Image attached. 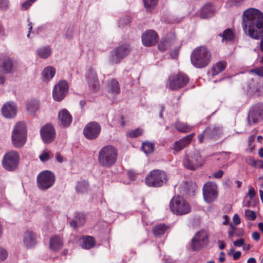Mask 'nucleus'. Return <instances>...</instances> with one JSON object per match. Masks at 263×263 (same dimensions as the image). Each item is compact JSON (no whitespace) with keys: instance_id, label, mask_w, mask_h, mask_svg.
<instances>
[{"instance_id":"nucleus-46","label":"nucleus","mask_w":263,"mask_h":263,"mask_svg":"<svg viewBox=\"0 0 263 263\" xmlns=\"http://www.w3.org/2000/svg\"><path fill=\"white\" fill-rule=\"evenodd\" d=\"M250 72L255 73L257 76L263 77V66L252 69L250 70Z\"/></svg>"},{"instance_id":"nucleus-25","label":"nucleus","mask_w":263,"mask_h":263,"mask_svg":"<svg viewBox=\"0 0 263 263\" xmlns=\"http://www.w3.org/2000/svg\"><path fill=\"white\" fill-rule=\"evenodd\" d=\"M215 12V8L211 4H205L201 10V16L203 18L212 17Z\"/></svg>"},{"instance_id":"nucleus-37","label":"nucleus","mask_w":263,"mask_h":263,"mask_svg":"<svg viewBox=\"0 0 263 263\" xmlns=\"http://www.w3.org/2000/svg\"><path fill=\"white\" fill-rule=\"evenodd\" d=\"M143 2L146 11L151 12L156 7L158 0H143Z\"/></svg>"},{"instance_id":"nucleus-63","label":"nucleus","mask_w":263,"mask_h":263,"mask_svg":"<svg viewBox=\"0 0 263 263\" xmlns=\"http://www.w3.org/2000/svg\"><path fill=\"white\" fill-rule=\"evenodd\" d=\"M256 259L253 257L249 258L247 260V263H256Z\"/></svg>"},{"instance_id":"nucleus-9","label":"nucleus","mask_w":263,"mask_h":263,"mask_svg":"<svg viewBox=\"0 0 263 263\" xmlns=\"http://www.w3.org/2000/svg\"><path fill=\"white\" fill-rule=\"evenodd\" d=\"M131 51V48L128 44H123L115 48L110 53L109 62L112 64H117L127 56Z\"/></svg>"},{"instance_id":"nucleus-28","label":"nucleus","mask_w":263,"mask_h":263,"mask_svg":"<svg viewBox=\"0 0 263 263\" xmlns=\"http://www.w3.org/2000/svg\"><path fill=\"white\" fill-rule=\"evenodd\" d=\"M95 243L96 241L93 237L86 236L83 237L81 246L83 249H90L95 246Z\"/></svg>"},{"instance_id":"nucleus-42","label":"nucleus","mask_w":263,"mask_h":263,"mask_svg":"<svg viewBox=\"0 0 263 263\" xmlns=\"http://www.w3.org/2000/svg\"><path fill=\"white\" fill-rule=\"evenodd\" d=\"M245 216L246 219L252 221L254 220L256 218V212L250 210H245Z\"/></svg>"},{"instance_id":"nucleus-31","label":"nucleus","mask_w":263,"mask_h":263,"mask_svg":"<svg viewBox=\"0 0 263 263\" xmlns=\"http://www.w3.org/2000/svg\"><path fill=\"white\" fill-rule=\"evenodd\" d=\"M39 108V102L36 100H30L26 104V109L31 115L34 114Z\"/></svg>"},{"instance_id":"nucleus-10","label":"nucleus","mask_w":263,"mask_h":263,"mask_svg":"<svg viewBox=\"0 0 263 263\" xmlns=\"http://www.w3.org/2000/svg\"><path fill=\"white\" fill-rule=\"evenodd\" d=\"M54 174L49 171H44L37 176L38 187L41 190H45L51 187L55 182Z\"/></svg>"},{"instance_id":"nucleus-58","label":"nucleus","mask_w":263,"mask_h":263,"mask_svg":"<svg viewBox=\"0 0 263 263\" xmlns=\"http://www.w3.org/2000/svg\"><path fill=\"white\" fill-rule=\"evenodd\" d=\"M231 227L232 228V230L229 232V236L230 238H231L232 236L235 234V230H236V228L233 227L232 224L231 223L230 224Z\"/></svg>"},{"instance_id":"nucleus-47","label":"nucleus","mask_w":263,"mask_h":263,"mask_svg":"<svg viewBox=\"0 0 263 263\" xmlns=\"http://www.w3.org/2000/svg\"><path fill=\"white\" fill-rule=\"evenodd\" d=\"M39 158L41 161H46L49 159V154L47 151H44L40 155Z\"/></svg>"},{"instance_id":"nucleus-2","label":"nucleus","mask_w":263,"mask_h":263,"mask_svg":"<svg viewBox=\"0 0 263 263\" xmlns=\"http://www.w3.org/2000/svg\"><path fill=\"white\" fill-rule=\"evenodd\" d=\"M212 59L211 51L204 46L196 48L191 55L192 64L196 68H202L209 65Z\"/></svg>"},{"instance_id":"nucleus-19","label":"nucleus","mask_w":263,"mask_h":263,"mask_svg":"<svg viewBox=\"0 0 263 263\" xmlns=\"http://www.w3.org/2000/svg\"><path fill=\"white\" fill-rule=\"evenodd\" d=\"M2 112L4 117L7 118H14L17 112V107L13 102H9L4 104L2 107Z\"/></svg>"},{"instance_id":"nucleus-34","label":"nucleus","mask_w":263,"mask_h":263,"mask_svg":"<svg viewBox=\"0 0 263 263\" xmlns=\"http://www.w3.org/2000/svg\"><path fill=\"white\" fill-rule=\"evenodd\" d=\"M88 182L86 180H82L78 182L76 189L78 193H85L88 191Z\"/></svg>"},{"instance_id":"nucleus-11","label":"nucleus","mask_w":263,"mask_h":263,"mask_svg":"<svg viewBox=\"0 0 263 263\" xmlns=\"http://www.w3.org/2000/svg\"><path fill=\"white\" fill-rule=\"evenodd\" d=\"M204 160L198 153H194L187 156L183 161L184 167L190 170H195L201 167L204 163Z\"/></svg>"},{"instance_id":"nucleus-24","label":"nucleus","mask_w":263,"mask_h":263,"mask_svg":"<svg viewBox=\"0 0 263 263\" xmlns=\"http://www.w3.org/2000/svg\"><path fill=\"white\" fill-rule=\"evenodd\" d=\"M221 133L222 130L219 127H209L204 130L205 138L216 139Z\"/></svg>"},{"instance_id":"nucleus-4","label":"nucleus","mask_w":263,"mask_h":263,"mask_svg":"<svg viewBox=\"0 0 263 263\" xmlns=\"http://www.w3.org/2000/svg\"><path fill=\"white\" fill-rule=\"evenodd\" d=\"M168 180V176L165 172L154 170L147 175L145 182L148 186L158 187L166 184Z\"/></svg>"},{"instance_id":"nucleus-53","label":"nucleus","mask_w":263,"mask_h":263,"mask_svg":"<svg viewBox=\"0 0 263 263\" xmlns=\"http://www.w3.org/2000/svg\"><path fill=\"white\" fill-rule=\"evenodd\" d=\"M233 221L235 225H238L240 223V218L238 214H236L234 215L233 217Z\"/></svg>"},{"instance_id":"nucleus-59","label":"nucleus","mask_w":263,"mask_h":263,"mask_svg":"<svg viewBox=\"0 0 263 263\" xmlns=\"http://www.w3.org/2000/svg\"><path fill=\"white\" fill-rule=\"evenodd\" d=\"M178 54V50H175L174 51L170 53V55L173 59H175Z\"/></svg>"},{"instance_id":"nucleus-33","label":"nucleus","mask_w":263,"mask_h":263,"mask_svg":"<svg viewBox=\"0 0 263 263\" xmlns=\"http://www.w3.org/2000/svg\"><path fill=\"white\" fill-rule=\"evenodd\" d=\"M168 227L164 224H159L153 228V233L156 237H159L164 235Z\"/></svg>"},{"instance_id":"nucleus-5","label":"nucleus","mask_w":263,"mask_h":263,"mask_svg":"<svg viewBox=\"0 0 263 263\" xmlns=\"http://www.w3.org/2000/svg\"><path fill=\"white\" fill-rule=\"evenodd\" d=\"M27 140V128L23 122H18L14 126L11 134L13 145L17 148L24 145Z\"/></svg>"},{"instance_id":"nucleus-18","label":"nucleus","mask_w":263,"mask_h":263,"mask_svg":"<svg viewBox=\"0 0 263 263\" xmlns=\"http://www.w3.org/2000/svg\"><path fill=\"white\" fill-rule=\"evenodd\" d=\"M158 40V35L154 30H148L142 36V42L144 46L149 47L156 44Z\"/></svg>"},{"instance_id":"nucleus-27","label":"nucleus","mask_w":263,"mask_h":263,"mask_svg":"<svg viewBox=\"0 0 263 263\" xmlns=\"http://www.w3.org/2000/svg\"><path fill=\"white\" fill-rule=\"evenodd\" d=\"M226 66L227 62L225 61H222L217 62L214 65H213L212 68V75L213 76H217L225 69Z\"/></svg>"},{"instance_id":"nucleus-40","label":"nucleus","mask_w":263,"mask_h":263,"mask_svg":"<svg viewBox=\"0 0 263 263\" xmlns=\"http://www.w3.org/2000/svg\"><path fill=\"white\" fill-rule=\"evenodd\" d=\"M222 37L223 40L227 41H230L234 39V34L232 30L230 29H227L224 30L222 35H220Z\"/></svg>"},{"instance_id":"nucleus-8","label":"nucleus","mask_w":263,"mask_h":263,"mask_svg":"<svg viewBox=\"0 0 263 263\" xmlns=\"http://www.w3.org/2000/svg\"><path fill=\"white\" fill-rule=\"evenodd\" d=\"M209 243V236L205 230H200L197 232L192 238L190 247L193 251H198L205 247Z\"/></svg>"},{"instance_id":"nucleus-23","label":"nucleus","mask_w":263,"mask_h":263,"mask_svg":"<svg viewBox=\"0 0 263 263\" xmlns=\"http://www.w3.org/2000/svg\"><path fill=\"white\" fill-rule=\"evenodd\" d=\"M86 78L90 88L96 90L98 88L99 83L95 71L91 70L86 76Z\"/></svg>"},{"instance_id":"nucleus-20","label":"nucleus","mask_w":263,"mask_h":263,"mask_svg":"<svg viewBox=\"0 0 263 263\" xmlns=\"http://www.w3.org/2000/svg\"><path fill=\"white\" fill-rule=\"evenodd\" d=\"M194 134H191L184 137L179 141H176L173 147V149L176 152H180L191 142Z\"/></svg>"},{"instance_id":"nucleus-50","label":"nucleus","mask_w":263,"mask_h":263,"mask_svg":"<svg viewBox=\"0 0 263 263\" xmlns=\"http://www.w3.org/2000/svg\"><path fill=\"white\" fill-rule=\"evenodd\" d=\"M256 193L255 191L252 186L250 187L248 192L247 193V196L250 198L251 200L253 198V197L255 196Z\"/></svg>"},{"instance_id":"nucleus-55","label":"nucleus","mask_w":263,"mask_h":263,"mask_svg":"<svg viewBox=\"0 0 263 263\" xmlns=\"http://www.w3.org/2000/svg\"><path fill=\"white\" fill-rule=\"evenodd\" d=\"M223 175V171L219 170L218 172L215 173L213 174V176L215 178H220L222 177Z\"/></svg>"},{"instance_id":"nucleus-52","label":"nucleus","mask_w":263,"mask_h":263,"mask_svg":"<svg viewBox=\"0 0 263 263\" xmlns=\"http://www.w3.org/2000/svg\"><path fill=\"white\" fill-rule=\"evenodd\" d=\"M244 242V239L242 238H240L234 241L233 244L236 247H240L243 246Z\"/></svg>"},{"instance_id":"nucleus-6","label":"nucleus","mask_w":263,"mask_h":263,"mask_svg":"<svg viewBox=\"0 0 263 263\" xmlns=\"http://www.w3.org/2000/svg\"><path fill=\"white\" fill-rule=\"evenodd\" d=\"M171 211L176 215L187 214L191 212V208L189 203L182 197H174L170 202Z\"/></svg>"},{"instance_id":"nucleus-54","label":"nucleus","mask_w":263,"mask_h":263,"mask_svg":"<svg viewBox=\"0 0 263 263\" xmlns=\"http://www.w3.org/2000/svg\"><path fill=\"white\" fill-rule=\"evenodd\" d=\"M252 237L254 240L257 241L260 239V234L257 232H254L252 233Z\"/></svg>"},{"instance_id":"nucleus-51","label":"nucleus","mask_w":263,"mask_h":263,"mask_svg":"<svg viewBox=\"0 0 263 263\" xmlns=\"http://www.w3.org/2000/svg\"><path fill=\"white\" fill-rule=\"evenodd\" d=\"M9 7L8 0H0V8L6 9Z\"/></svg>"},{"instance_id":"nucleus-3","label":"nucleus","mask_w":263,"mask_h":263,"mask_svg":"<svg viewBox=\"0 0 263 263\" xmlns=\"http://www.w3.org/2000/svg\"><path fill=\"white\" fill-rule=\"evenodd\" d=\"M117 157V149L112 145H108L99 151L98 160L101 166L109 168L116 163Z\"/></svg>"},{"instance_id":"nucleus-39","label":"nucleus","mask_w":263,"mask_h":263,"mask_svg":"<svg viewBox=\"0 0 263 263\" xmlns=\"http://www.w3.org/2000/svg\"><path fill=\"white\" fill-rule=\"evenodd\" d=\"M142 148L144 153L148 155L154 151V145L152 142H144L142 144Z\"/></svg>"},{"instance_id":"nucleus-26","label":"nucleus","mask_w":263,"mask_h":263,"mask_svg":"<svg viewBox=\"0 0 263 263\" xmlns=\"http://www.w3.org/2000/svg\"><path fill=\"white\" fill-rule=\"evenodd\" d=\"M63 247V241L61 238L54 236L50 238V247L53 251L60 250Z\"/></svg>"},{"instance_id":"nucleus-16","label":"nucleus","mask_w":263,"mask_h":263,"mask_svg":"<svg viewBox=\"0 0 263 263\" xmlns=\"http://www.w3.org/2000/svg\"><path fill=\"white\" fill-rule=\"evenodd\" d=\"M68 85L66 81H60L53 89V98L57 101H61L66 96L68 90Z\"/></svg>"},{"instance_id":"nucleus-48","label":"nucleus","mask_w":263,"mask_h":263,"mask_svg":"<svg viewBox=\"0 0 263 263\" xmlns=\"http://www.w3.org/2000/svg\"><path fill=\"white\" fill-rule=\"evenodd\" d=\"M260 161V160H256L253 158H250L248 160L247 162L249 165H250L252 166L255 167H258V165H259V162Z\"/></svg>"},{"instance_id":"nucleus-17","label":"nucleus","mask_w":263,"mask_h":263,"mask_svg":"<svg viewBox=\"0 0 263 263\" xmlns=\"http://www.w3.org/2000/svg\"><path fill=\"white\" fill-rule=\"evenodd\" d=\"M40 134L43 141L45 143H49L55 138V132L52 125L46 124L40 129Z\"/></svg>"},{"instance_id":"nucleus-35","label":"nucleus","mask_w":263,"mask_h":263,"mask_svg":"<svg viewBox=\"0 0 263 263\" xmlns=\"http://www.w3.org/2000/svg\"><path fill=\"white\" fill-rule=\"evenodd\" d=\"M13 66L14 63L10 59H6L3 61L2 67L6 72L10 73L12 72Z\"/></svg>"},{"instance_id":"nucleus-38","label":"nucleus","mask_w":263,"mask_h":263,"mask_svg":"<svg viewBox=\"0 0 263 263\" xmlns=\"http://www.w3.org/2000/svg\"><path fill=\"white\" fill-rule=\"evenodd\" d=\"M109 89L112 93L119 94L120 88L118 82L115 79H112L109 84Z\"/></svg>"},{"instance_id":"nucleus-62","label":"nucleus","mask_w":263,"mask_h":263,"mask_svg":"<svg viewBox=\"0 0 263 263\" xmlns=\"http://www.w3.org/2000/svg\"><path fill=\"white\" fill-rule=\"evenodd\" d=\"M220 243V245L219 246V248L220 250H223L225 248V243L222 241H219Z\"/></svg>"},{"instance_id":"nucleus-44","label":"nucleus","mask_w":263,"mask_h":263,"mask_svg":"<svg viewBox=\"0 0 263 263\" xmlns=\"http://www.w3.org/2000/svg\"><path fill=\"white\" fill-rule=\"evenodd\" d=\"M85 216L82 213H77L76 215V219L78 223L80 225H82L85 221Z\"/></svg>"},{"instance_id":"nucleus-13","label":"nucleus","mask_w":263,"mask_h":263,"mask_svg":"<svg viewBox=\"0 0 263 263\" xmlns=\"http://www.w3.org/2000/svg\"><path fill=\"white\" fill-rule=\"evenodd\" d=\"M18 161V154L16 151H11L5 155L3 160V165L7 170L12 171L17 167Z\"/></svg>"},{"instance_id":"nucleus-32","label":"nucleus","mask_w":263,"mask_h":263,"mask_svg":"<svg viewBox=\"0 0 263 263\" xmlns=\"http://www.w3.org/2000/svg\"><path fill=\"white\" fill-rule=\"evenodd\" d=\"M39 57L42 59H47L51 54V49L49 46H45L39 48L37 51Z\"/></svg>"},{"instance_id":"nucleus-1","label":"nucleus","mask_w":263,"mask_h":263,"mask_svg":"<svg viewBox=\"0 0 263 263\" xmlns=\"http://www.w3.org/2000/svg\"><path fill=\"white\" fill-rule=\"evenodd\" d=\"M242 27L250 37L259 40L263 36V13L255 8L246 10L242 14Z\"/></svg>"},{"instance_id":"nucleus-49","label":"nucleus","mask_w":263,"mask_h":263,"mask_svg":"<svg viewBox=\"0 0 263 263\" xmlns=\"http://www.w3.org/2000/svg\"><path fill=\"white\" fill-rule=\"evenodd\" d=\"M137 175L136 172L133 170H129L127 172V176L131 181H134L137 177Z\"/></svg>"},{"instance_id":"nucleus-15","label":"nucleus","mask_w":263,"mask_h":263,"mask_svg":"<svg viewBox=\"0 0 263 263\" xmlns=\"http://www.w3.org/2000/svg\"><path fill=\"white\" fill-rule=\"evenodd\" d=\"M101 126L98 122H90L84 128L83 134L87 139L93 140L98 137L101 132Z\"/></svg>"},{"instance_id":"nucleus-45","label":"nucleus","mask_w":263,"mask_h":263,"mask_svg":"<svg viewBox=\"0 0 263 263\" xmlns=\"http://www.w3.org/2000/svg\"><path fill=\"white\" fill-rule=\"evenodd\" d=\"M8 255V253L7 251L5 249L0 247V261L5 260L7 258Z\"/></svg>"},{"instance_id":"nucleus-21","label":"nucleus","mask_w":263,"mask_h":263,"mask_svg":"<svg viewBox=\"0 0 263 263\" xmlns=\"http://www.w3.org/2000/svg\"><path fill=\"white\" fill-rule=\"evenodd\" d=\"M24 243L28 248H31L36 243V235L32 231H27L24 235Z\"/></svg>"},{"instance_id":"nucleus-7","label":"nucleus","mask_w":263,"mask_h":263,"mask_svg":"<svg viewBox=\"0 0 263 263\" xmlns=\"http://www.w3.org/2000/svg\"><path fill=\"white\" fill-rule=\"evenodd\" d=\"M189 81L190 79L186 74L182 72H179L168 77L166 87L172 90H178L184 87Z\"/></svg>"},{"instance_id":"nucleus-30","label":"nucleus","mask_w":263,"mask_h":263,"mask_svg":"<svg viewBox=\"0 0 263 263\" xmlns=\"http://www.w3.org/2000/svg\"><path fill=\"white\" fill-rule=\"evenodd\" d=\"M175 42V36H172L171 39H165L160 42L158 45V49L161 51H164L168 49L171 47L172 44H173Z\"/></svg>"},{"instance_id":"nucleus-14","label":"nucleus","mask_w":263,"mask_h":263,"mask_svg":"<svg viewBox=\"0 0 263 263\" xmlns=\"http://www.w3.org/2000/svg\"><path fill=\"white\" fill-rule=\"evenodd\" d=\"M247 119L250 125L263 119V104L258 103L252 106L250 109Z\"/></svg>"},{"instance_id":"nucleus-64","label":"nucleus","mask_w":263,"mask_h":263,"mask_svg":"<svg viewBox=\"0 0 263 263\" xmlns=\"http://www.w3.org/2000/svg\"><path fill=\"white\" fill-rule=\"evenodd\" d=\"M258 155L260 157L263 158V148L262 147L260 148L259 149Z\"/></svg>"},{"instance_id":"nucleus-41","label":"nucleus","mask_w":263,"mask_h":263,"mask_svg":"<svg viewBox=\"0 0 263 263\" xmlns=\"http://www.w3.org/2000/svg\"><path fill=\"white\" fill-rule=\"evenodd\" d=\"M143 133V130L141 128H136L134 130H132L127 133V136L130 138H136Z\"/></svg>"},{"instance_id":"nucleus-61","label":"nucleus","mask_w":263,"mask_h":263,"mask_svg":"<svg viewBox=\"0 0 263 263\" xmlns=\"http://www.w3.org/2000/svg\"><path fill=\"white\" fill-rule=\"evenodd\" d=\"M205 138V134L204 130L203 131V134H201L198 136V140L200 143L202 142L203 139Z\"/></svg>"},{"instance_id":"nucleus-12","label":"nucleus","mask_w":263,"mask_h":263,"mask_svg":"<svg viewBox=\"0 0 263 263\" xmlns=\"http://www.w3.org/2000/svg\"><path fill=\"white\" fill-rule=\"evenodd\" d=\"M217 186L215 183L208 182L205 183L202 188L203 195L206 202L211 203L218 197Z\"/></svg>"},{"instance_id":"nucleus-43","label":"nucleus","mask_w":263,"mask_h":263,"mask_svg":"<svg viewBox=\"0 0 263 263\" xmlns=\"http://www.w3.org/2000/svg\"><path fill=\"white\" fill-rule=\"evenodd\" d=\"M36 0H27L23 2L21 5V8L24 10H27Z\"/></svg>"},{"instance_id":"nucleus-22","label":"nucleus","mask_w":263,"mask_h":263,"mask_svg":"<svg viewBox=\"0 0 263 263\" xmlns=\"http://www.w3.org/2000/svg\"><path fill=\"white\" fill-rule=\"evenodd\" d=\"M58 117L61 125L64 127L69 126L72 122V117L66 109L60 111Z\"/></svg>"},{"instance_id":"nucleus-57","label":"nucleus","mask_w":263,"mask_h":263,"mask_svg":"<svg viewBox=\"0 0 263 263\" xmlns=\"http://www.w3.org/2000/svg\"><path fill=\"white\" fill-rule=\"evenodd\" d=\"M241 252L240 251H237L233 253V258L234 260H237L240 258L241 256Z\"/></svg>"},{"instance_id":"nucleus-36","label":"nucleus","mask_w":263,"mask_h":263,"mask_svg":"<svg viewBox=\"0 0 263 263\" xmlns=\"http://www.w3.org/2000/svg\"><path fill=\"white\" fill-rule=\"evenodd\" d=\"M175 127L177 130L182 133H188L192 128V126L186 123L180 122H177L176 123Z\"/></svg>"},{"instance_id":"nucleus-60","label":"nucleus","mask_w":263,"mask_h":263,"mask_svg":"<svg viewBox=\"0 0 263 263\" xmlns=\"http://www.w3.org/2000/svg\"><path fill=\"white\" fill-rule=\"evenodd\" d=\"M70 226H71L72 227H73V228H76V227H77V226H80V224H79L78 223V222H77V221L76 220H72V221L70 222Z\"/></svg>"},{"instance_id":"nucleus-29","label":"nucleus","mask_w":263,"mask_h":263,"mask_svg":"<svg viewBox=\"0 0 263 263\" xmlns=\"http://www.w3.org/2000/svg\"><path fill=\"white\" fill-rule=\"evenodd\" d=\"M55 74V69L52 66H47L42 72L43 79L44 81H49Z\"/></svg>"},{"instance_id":"nucleus-56","label":"nucleus","mask_w":263,"mask_h":263,"mask_svg":"<svg viewBox=\"0 0 263 263\" xmlns=\"http://www.w3.org/2000/svg\"><path fill=\"white\" fill-rule=\"evenodd\" d=\"M219 261L223 262L225 260V253L223 252L220 253L219 257L218 258Z\"/></svg>"}]
</instances>
